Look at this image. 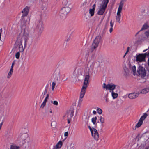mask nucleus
I'll return each mask as SVG.
<instances>
[{
  "label": "nucleus",
  "instance_id": "1",
  "mask_svg": "<svg viewBox=\"0 0 149 149\" xmlns=\"http://www.w3.org/2000/svg\"><path fill=\"white\" fill-rule=\"evenodd\" d=\"M97 63L93 61H90L88 65L87 69L88 74L85 76L84 79L83 86L81 88L80 94L79 98V100L78 104L81 105L82 101V99L84 97L86 91V89L88 84V80L90 78V74L92 72L93 68L96 67Z\"/></svg>",
  "mask_w": 149,
  "mask_h": 149
},
{
  "label": "nucleus",
  "instance_id": "4",
  "mask_svg": "<svg viewBox=\"0 0 149 149\" xmlns=\"http://www.w3.org/2000/svg\"><path fill=\"white\" fill-rule=\"evenodd\" d=\"M146 54L145 53L136 54L135 56L136 61L138 63L145 61Z\"/></svg>",
  "mask_w": 149,
  "mask_h": 149
},
{
  "label": "nucleus",
  "instance_id": "5",
  "mask_svg": "<svg viewBox=\"0 0 149 149\" xmlns=\"http://www.w3.org/2000/svg\"><path fill=\"white\" fill-rule=\"evenodd\" d=\"M137 75L141 77H144L146 75V73L145 69L141 66H139L137 70Z\"/></svg>",
  "mask_w": 149,
  "mask_h": 149
},
{
  "label": "nucleus",
  "instance_id": "8",
  "mask_svg": "<svg viewBox=\"0 0 149 149\" xmlns=\"http://www.w3.org/2000/svg\"><path fill=\"white\" fill-rule=\"evenodd\" d=\"M36 30L39 33L42 32L43 29V22L42 19H40L37 22L36 26Z\"/></svg>",
  "mask_w": 149,
  "mask_h": 149
},
{
  "label": "nucleus",
  "instance_id": "49",
  "mask_svg": "<svg viewBox=\"0 0 149 149\" xmlns=\"http://www.w3.org/2000/svg\"><path fill=\"white\" fill-rule=\"evenodd\" d=\"M47 92V89H45V91L44 93V95H45V94H46Z\"/></svg>",
  "mask_w": 149,
  "mask_h": 149
},
{
  "label": "nucleus",
  "instance_id": "48",
  "mask_svg": "<svg viewBox=\"0 0 149 149\" xmlns=\"http://www.w3.org/2000/svg\"><path fill=\"white\" fill-rule=\"evenodd\" d=\"M68 120V123H70V121L71 120V119H66Z\"/></svg>",
  "mask_w": 149,
  "mask_h": 149
},
{
  "label": "nucleus",
  "instance_id": "22",
  "mask_svg": "<svg viewBox=\"0 0 149 149\" xmlns=\"http://www.w3.org/2000/svg\"><path fill=\"white\" fill-rule=\"evenodd\" d=\"M63 145V142L61 141H59L57 143L55 146L58 149H59Z\"/></svg>",
  "mask_w": 149,
  "mask_h": 149
},
{
  "label": "nucleus",
  "instance_id": "17",
  "mask_svg": "<svg viewBox=\"0 0 149 149\" xmlns=\"http://www.w3.org/2000/svg\"><path fill=\"white\" fill-rule=\"evenodd\" d=\"M118 91L116 90V91H113L110 92L111 93V95L113 99H115L117 98L118 94Z\"/></svg>",
  "mask_w": 149,
  "mask_h": 149
},
{
  "label": "nucleus",
  "instance_id": "12",
  "mask_svg": "<svg viewBox=\"0 0 149 149\" xmlns=\"http://www.w3.org/2000/svg\"><path fill=\"white\" fill-rule=\"evenodd\" d=\"M74 111L71 110L68 111L63 116V118L64 119H72L73 116Z\"/></svg>",
  "mask_w": 149,
  "mask_h": 149
},
{
  "label": "nucleus",
  "instance_id": "15",
  "mask_svg": "<svg viewBox=\"0 0 149 149\" xmlns=\"http://www.w3.org/2000/svg\"><path fill=\"white\" fill-rule=\"evenodd\" d=\"M139 94L138 93H130L128 96V97L131 99H135L139 96Z\"/></svg>",
  "mask_w": 149,
  "mask_h": 149
},
{
  "label": "nucleus",
  "instance_id": "40",
  "mask_svg": "<svg viewBox=\"0 0 149 149\" xmlns=\"http://www.w3.org/2000/svg\"><path fill=\"white\" fill-rule=\"evenodd\" d=\"M54 105H58V102L56 101H54L53 102Z\"/></svg>",
  "mask_w": 149,
  "mask_h": 149
},
{
  "label": "nucleus",
  "instance_id": "57",
  "mask_svg": "<svg viewBox=\"0 0 149 149\" xmlns=\"http://www.w3.org/2000/svg\"><path fill=\"white\" fill-rule=\"evenodd\" d=\"M53 149H58L56 148L55 147H54Z\"/></svg>",
  "mask_w": 149,
  "mask_h": 149
},
{
  "label": "nucleus",
  "instance_id": "33",
  "mask_svg": "<svg viewBox=\"0 0 149 149\" xmlns=\"http://www.w3.org/2000/svg\"><path fill=\"white\" fill-rule=\"evenodd\" d=\"M97 113L99 114H101L102 113V110L100 108H98L97 109Z\"/></svg>",
  "mask_w": 149,
  "mask_h": 149
},
{
  "label": "nucleus",
  "instance_id": "50",
  "mask_svg": "<svg viewBox=\"0 0 149 149\" xmlns=\"http://www.w3.org/2000/svg\"><path fill=\"white\" fill-rule=\"evenodd\" d=\"M93 113L94 114H95L96 113V112L94 110L93 111Z\"/></svg>",
  "mask_w": 149,
  "mask_h": 149
},
{
  "label": "nucleus",
  "instance_id": "21",
  "mask_svg": "<svg viewBox=\"0 0 149 149\" xmlns=\"http://www.w3.org/2000/svg\"><path fill=\"white\" fill-rule=\"evenodd\" d=\"M63 4L65 6H69L70 4V2L68 0H63L62 2Z\"/></svg>",
  "mask_w": 149,
  "mask_h": 149
},
{
  "label": "nucleus",
  "instance_id": "23",
  "mask_svg": "<svg viewBox=\"0 0 149 149\" xmlns=\"http://www.w3.org/2000/svg\"><path fill=\"white\" fill-rule=\"evenodd\" d=\"M20 147L14 144H12L10 145V149H19Z\"/></svg>",
  "mask_w": 149,
  "mask_h": 149
},
{
  "label": "nucleus",
  "instance_id": "11",
  "mask_svg": "<svg viewBox=\"0 0 149 149\" xmlns=\"http://www.w3.org/2000/svg\"><path fill=\"white\" fill-rule=\"evenodd\" d=\"M148 116V114L146 113H144L143 115L140 118L138 123L135 126L136 128L139 127L142 125L143 121L145 120Z\"/></svg>",
  "mask_w": 149,
  "mask_h": 149
},
{
  "label": "nucleus",
  "instance_id": "53",
  "mask_svg": "<svg viewBox=\"0 0 149 149\" xmlns=\"http://www.w3.org/2000/svg\"><path fill=\"white\" fill-rule=\"evenodd\" d=\"M148 65L149 66V58H148Z\"/></svg>",
  "mask_w": 149,
  "mask_h": 149
},
{
  "label": "nucleus",
  "instance_id": "46",
  "mask_svg": "<svg viewBox=\"0 0 149 149\" xmlns=\"http://www.w3.org/2000/svg\"><path fill=\"white\" fill-rule=\"evenodd\" d=\"M113 28L111 27L109 29V31L110 33H111L113 31Z\"/></svg>",
  "mask_w": 149,
  "mask_h": 149
},
{
  "label": "nucleus",
  "instance_id": "3",
  "mask_svg": "<svg viewBox=\"0 0 149 149\" xmlns=\"http://www.w3.org/2000/svg\"><path fill=\"white\" fill-rule=\"evenodd\" d=\"M28 39V35L24 34V35L20 34L18 38V40L20 43L23 44L25 46L26 45V42Z\"/></svg>",
  "mask_w": 149,
  "mask_h": 149
},
{
  "label": "nucleus",
  "instance_id": "60",
  "mask_svg": "<svg viewBox=\"0 0 149 149\" xmlns=\"http://www.w3.org/2000/svg\"><path fill=\"white\" fill-rule=\"evenodd\" d=\"M45 9H46L47 8H46V7H45Z\"/></svg>",
  "mask_w": 149,
  "mask_h": 149
},
{
  "label": "nucleus",
  "instance_id": "28",
  "mask_svg": "<svg viewBox=\"0 0 149 149\" xmlns=\"http://www.w3.org/2000/svg\"><path fill=\"white\" fill-rule=\"evenodd\" d=\"M23 44H22L20 43L19 46V50L20 52H22L24 51V49L25 48V47L24 46V47L23 46Z\"/></svg>",
  "mask_w": 149,
  "mask_h": 149
},
{
  "label": "nucleus",
  "instance_id": "9",
  "mask_svg": "<svg viewBox=\"0 0 149 149\" xmlns=\"http://www.w3.org/2000/svg\"><path fill=\"white\" fill-rule=\"evenodd\" d=\"M91 133L92 136L95 140L97 141L99 138V134L97 130L95 128L92 129L90 126H88Z\"/></svg>",
  "mask_w": 149,
  "mask_h": 149
},
{
  "label": "nucleus",
  "instance_id": "10",
  "mask_svg": "<svg viewBox=\"0 0 149 149\" xmlns=\"http://www.w3.org/2000/svg\"><path fill=\"white\" fill-rule=\"evenodd\" d=\"M116 86V85L112 83L106 85L105 83H104L102 86L103 88H104L106 90H109L110 92L113 91H114V90L115 89Z\"/></svg>",
  "mask_w": 149,
  "mask_h": 149
},
{
  "label": "nucleus",
  "instance_id": "47",
  "mask_svg": "<svg viewBox=\"0 0 149 149\" xmlns=\"http://www.w3.org/2000/svg\"><path fill=\"white\" fill-rule=\"evenodd\" d=\"M105 102L106 103H107L109 102V99H108L107 98V97H106L105 99Z\"/></svg>",
  "mask_w": 149,
  "mask_h": 149
},
{
  "label": "nucleus",
  "instance_id": "58",
  "mask_svg": "<svg viewBox=\"0 0 149 149\" xmlns=\"http://www.w3.org/2000/svg\"><path fill=\"white\" fill-rule=\"evenodd\" d=\"M50 112L51 113H52V110H50Z\"/></svg>",
  "mask_w": 149,
  "mask_h": 149
},
{
  "label": "nucleus",
  "instance_id": "44",
  "mask_svg": "<svg viewBox=\"0 0 149 149\" xmlns=\"http://www.w3.org/2000/svg\"><path fill=\"white\" fill-rule=\"evenodd\" d=\"M68 135V132H66L64 133V135L65 136H67Z\"/></svg>",
  "mask_w": 149,
  "mask_h": 149
},
{
  "label": "nucleus",
  "instance_id": "39",
  "mask_svg": "<svg viewBox=\"0 0 149 149\" xmlns=\"http://www.w3.org/2000/svg\"><path fill=\"white\" fill-rule=\"evenodd\" d=\"M146 35L148 37H149V30L147 31L145 33Z\"/></svg>",
  "mask_w": 149,
  "mask_h": 149
},
{
  "label": "nucleus",
  "instance_id": "19",
  "mask_svg": "<svg viewBox=\"0 0 149 149\" xmlns=\"http://www.w3.org/2000/svg\"><path fill=\"white\" fill-rule=\"evenodd\" d=\"M149 92V87L145 88L141 90L140 91V93L142 94H146Z\"/></svg>",
  "mask_w": 149,
  "mask_h": 149
},
{
  "label": "nucleus",
  "instance_id": "30",
  "mask_svg": "<svg viewBox=\"0 0 149 149\" xmlns=\"http://www.w3.org/2000/svg\"><path fill=\"white\" fill-rule=\"evenodd\" d=\"M13 69H10L9 72L8 73V76H7V78H10L13 74Z\"/></svg>",
  "mask_w": 149,
  "mask_h": 149
},
{
  "label": "nucleus",
  "instance_id": "16",
  "mask_svg": "<svg viewBox=\"0 0 149 149\" xmlns=\"http://www.w3.org/2000/svg\"><path fill=\"white\" fill-rule=\"evenodd\" d=\"M109 2V0H103L102 1L100 5V7L106 9Z\"/></svg>",
  "mask_w": 149,
  "mask_h": 149
},
{
  "label": "nucleus",
  "instance_id": "29",
  "mask_svg": "<svg viewBox=\"0 0 149 149\" xmlns=\"http://www.w3.org/2000/svg\"><path fill=\"white\" fill-rule=\"evenodd\" d=\"M149 26L148 25V24L147 23H145L143 26V27L142 28L140 31L146 29H147L148 28H149Z\"/></svg>",
  "mask_w": 149,
  "mask_h": 149
},
{
  "label": "nucleus",
  "instance_id": "42",
  "mask_svg": "<svg viewBox=\"0 0 149 149\" xmlns=\"http://www.w3.org/2000/svg\"><path fill=\"white\" fill-rule=\"evenodd\" d=\"M56 125V122L54 121L52 122L51 123V126H54Z\"/></svg>",
  "mask_w": 149,
  "mask_h": 149
},
{
  "label": "nucleus",
  "instance_id": "18",
  "mask_svg": "<svg viewBox=\"0 0 149 149\" xmlns=\"http://www.w3.org/2000/svg\"><path fill=\"white\" fill-rule=\"evenodd\" d=\"M29 11V9L27 7H26L22 11V13H23L22 16H26L28 14Z\"/></svg>",
  "mask_w": 149,
  "mask_h": 149
},
{
  "label": "nucleus",
  "instance_id": "56",
  "mask_svg": "<svg viewBox=\"0 0 149 149\" xmlns=\"http://www.w3.org/2000/svg\"><path fill=\"white\" fill-rule=\"evenodd\" d=\"M139 32H140V31H138V32L136 33V34L135 35V36H136V35H137V34H138L139 33Z\"/></svg>",
  "mask_w": 149,
  "mask_h": 149
},
{
  "label": "nucleus",
  "instance_id": "34",
  "mask_svg": "<svg viewBox=\"0 0 149 149\" xmlns=\"http://www.w3.org/2000/svg\"><path fill=\"white\" fill-rule=\"evenodd\" d=\"M56 85V83L54 82H53L52 83V90H53L54 89L55 86Z\"/></svg>",
  "mask_w": 149,
  "mask_h": 149
},
{
  "label": "nucleus",
  "instance_id": "37",
  "mask_svg": "<svg viewBox=\"0 0 149 149\" xmlns=\"http://www.w3.org/2000/svg\"><path fill=\"white\" fill-rule=\"evenodd\" d=\"M49 94H47L43 102H46L47 100L48 99V98H49Z\"/></svg>",
  "mask_w": 149,
  "mask_h": 149
},
{
  "label": "nucleus",
  "instance_id": "38",
  "mask_svg": "<svg viewBox=\"0 0 149 149\" xmlns=\"http://www.w3.org/2000/svg\"><path fill=\"white\" fill-rule=\"evenodd\" d=\"M46 102H43L40 106V108H43L44 107L45 105H46Z\"/></svg>",
  "mask_w": 149,
  "mask_h": 149
},
{
  "label": "nucleus",
  "instance_id": "45",
  "mask_svg": "<svg viewBox=\"0 0 149 149\" xmlns=\"http://www.w3.org/2000/svg\"><path fill=\"white\" fill-rule=\"evenodd\" d=\"M92 7H93V8L92 9H93V10H94L95 9V4H94L93 6H92Z\"/></svg>",
  "mask_w": 149,
  "mask_h": 149
},
{
  "label": "nucleus",
  "instance_id": "27",
  "mask_svg": "<svg viewBox=\"0 0 149 149\" xmlns=\"http://www.w3.org/2000/svg\"><path fill=\"white\" fill-rule=\"evenodd\" d=\"M131 71L132 72H133L134 76L136 75V67L135 66H133L131 68Z\"/></svg>",
  "mask_w": 149,
  "mask_h": 149
},
{
  "label": "nucleus",
  "instance_id": "31",
  "mask_svg": "<svg viewBox=\"0 0 149 149\" xmlns=\"http://www.w3.org/2000/svg\"><path fill=\"white\" fill-rule=\"evenodd\" d=\"M94 10L92 9H89V13L90 14L91 16H92L94 15Z\"/></svg>",
  "mask_w": 149,
  "mask_h": 149
},
{
  "label": "nucleus",
  "instance_id": "32",
  "mask_svg": "<svg viewBox=\"0 0 149 149\" xmlns=\"http://www.w3.org/2000/svg\"><path fill=\"white\" fill-rule=\"evenodd\" d=\"M96 120L97 117H95L92 118V122L93 124L95 125V124L96 123Z\"/></svg>",
  "mask_w": 149,
  "mask_h": 149
},
{
  "label": "nucleus",
  "instance_id": "6",
  "mask_svg": "<svg viewBox=\"0 0 149 149\" xmlns=\"http://www.w3.org/2000/svg\"><path fill=\"white\" fill-rule=\"evenodd\" d=\"M101 38V37L100 36H98L96 37L92 44L91 49L92 51L94 50L97 48Z\"/></svg>",
  "mask_w": 149,
  "mask_h": 149
},
{
  "label": "nucleus",
  "instance_id": "51",
  "mask_svg": "<svg viewBox=\"0 0 149 149\" xmlns=\"http://www.w3.org/2000/svg\"><path fill=\"white\" fill-rule=\"evenodd\" d=\"M145 53L146 54V56H149V52L148 53Z\"/></svg>",
  "mask_w": 149,
  "mask_h": 149
},
{
  "label": "nucleus",
  "instance_id": "25",
  "mask_svg": "<svg viewBox=\"0 0 149 149\" xmlns=\"http://www.w3.org/2000/svg\"><path fill=\"white\" fill-rule=\"evenodd\" d=\"M127 0H121L119 3V6L118 8L122 9L124 3Z\"/></svg>",
  "mask_w": 149,
  "mask_h": 149
},
{
  "label": "nucleus",
  "instance_id": "54",
  "mask_svg": "<svg viewBox=\"0 0 149 149\" xmlns=\"http://www.w3.org/2000/svg\"><path fill=\"white\" fill-rule=\"evenodd\" d=\"M67 79L68 78H65V79H64L63 80V81H64L66 80H67Z\"/></svg>",
  "mask_w": 149,
  "mask_h": 149
},
{
  "label": "nucleus",
  "instance_id": "7",
  "mask_svg": "<svg viewBox=\"0 0 149 149\" xmlns=\"http://www.w3.org/2000/svg\"><path fill=\"white\" fill-rule=\"evenodd\" d=\"M71 9L69 6H65L62 8L60 11V15L62 17L65 16L70 11Z\"/></svg>",
  "mask_w": 149,
  "mask_h": 149
},
{
  "label": "nucleus",
  "instance_id": "41",
  "mask_svg": "<svg viewBox=\"0 0 149 149\" xmlns=\"http://www.w3.org/2000/svg\"><path fill=\"white\" fill-rule=\"evenodd\" d=\"M113 22H112V20H111L110 22V25L111 27L113 28Z\"/></svg>",
  "mask_w": 149,
  "mask_h": 149
},
{
  "label": "nucleus",
  "instance_id": "2",
  "mask_svg": "<svg viewBox=\"0 0 149 149\" xmlns=\"http://www.w3.org/2000/svg\"><path fill=\"white\" fill-rule=\"evenodd\" d=\"M28 137V135L26 133L20 134L17 140V142L22 146L26 143Z\"/></svg>",
  "mask_w": 149,
  "mask_h": 149
},
{
  "label": "nucleus",
  "instance_id": "52",
  "mask_svg": "<svg viewBox=\"0 0 149 149\" xmlns=\"http://www.w3.org/2000/svg\"><path fill=\"white\" fill-rule=\"evenodd\" d=\"M69 40V39H68L66 40H65V41H66V42H68Z\"/></svg>",
  "mask_w": 149,
  "mask_h": 149
},
{
  "label": "nucleus",
  "instance_id": "59",
  "mask_svg": "<svg viewBox=\"0 0 149 149\" xmlns=\"http://www.w3.org/2000/svg\"><path fill=\"white\" fill-rule=\"evenodd\" d=\"M86 4V2H85L84 3H83V5H84V4Z\"/></svg>",
  "mask_w": 149,
  "mask_h": 149
},
{
  "label": "nucleus",
  "instance_id": "35",
  "mask_svg": "<svg viewBox=\"0 0 149 149\" xmlns=\"http://www.w3.org/2000/svg\"><path fill=\"white\" fill-rule=\"evenodd\" d=\"M20 53L19 52H17L15 54V57L17 59H18L19 57Z\"/></svg>",
  "mask_w": 149,
  "mask_h": 149
},
{
  "label": "nucleus",
  "instance_id": "14",
  "mask_svg": "<svg viewBox=\"0 0 149 149\" xmlns=\"http://www.w3.org/2000/svg\"><path fill=\"white\" fill-rule=\"evenodd\" d=\"M53 76L56 79L57 81H58L60 77V70L59 69L56 70L53 74Z\"/></svg>",
  "mask_w": 149,
  "mask_h": 149
},
{
  "label": "nucleus",
  "instance_id": "24",
  "mask_svg": "<svg viewBox=\"0 0 149 149\" xmlns=\"http://www.w3.org/2000/svg\"><path fill=\"white\" fill-rule=\"evenodd\" d=\"M99 118L100 121L101 123L102 127H103V124L105 122V119L103 117L101 116H100Z\"/></svg>",
  "mask_w": 149,
  "mask_h": 149
},
{
  "label": "nucleus",
  "instance_id": "36",
  "mask_svg": "<svg viewBox=\"0 0 149 149\" xmlns=\"http://www.w3.org/2000/svg\"><path fill=\"white\" fill-rule=\"evenodd\" d=\"M129 50H130V47H127V50L126 52V53H125V55L123 56V57L124 58L125 57V56L127 54V53L129 52Z\"/></svg>",
  "mask_w": 149,
  "mask_h": 149
},
{
  "label": "nucleus",
  "instance_id": "13",
  "mask_svg": "<svg viewBox=\"0 0 149 149\" xmlns=\"http://www.w3.org/2000/svg\"><path fill=\"white\" fill-rule=\"evenodd\" d=\"M122 10V9L118 8L116 13V22L119 23H120V20L121 17V13Z\"/></svg>",
  "mask_w": 149,
  "mask_h": 149
},
{
  "label": "nucleus",
  "instance_id": "55",
  "mask_svg": "<svg viewBox=\"0 0 149 149\" xmlns=\"http://www.w3.org/2000/svg\"><path fill=\"white\" fill-rule=\"evenodd\" d=\"M147 49H146V50H144L143 51V52H146L147 50Z\"/></svg>",
  "mask_w": 149,
  "mask_h": 149
},
{
  "label": "nucleus",
  "instance_id": "20",
  "mask_svg": "<svg viewBox=\"0 0 149 149\" xmlns=\"http://www.w3.org/2000/svg\"><path fill=\"white\" fill-rule=\"evenodd\" d=\"M106 9V8L100 7L99 9L98 12V14L100 15H103Z\"/></svg>",
  "mask_w": 149,
  "mask_h": 149
},
{
  "label": "nucleus",
  "instance_id": "43",
  "mask_svg": "<svg viewBox=\"0 0 149 149\" xmlns=\"http://www.w3.org/2000/svg\"><path fill=\"white\" fill-rule=\"evenodd\" d=\"M15 62L14 61H13L12 62V65H11V69H13V66H14V65L15 64Z\"/></svg>",
  "mask_w": 149,
  "mask_h": 149
},
{
  "label": "nucleus",
  "instance_id": "26",
  "mask_svg": "<svg viewBox=\"0 0 149 149\" xmlns=\"http://www.w3.org/2000/svg\"><path fill=\"white\" fill-rule=\"evenodd\" d=\"M68 149H76L75 147L74 143H71L68 148Z\"/></svg>",
  "mask_w": 149,
  "mask_h": 149
}]
</instances>
